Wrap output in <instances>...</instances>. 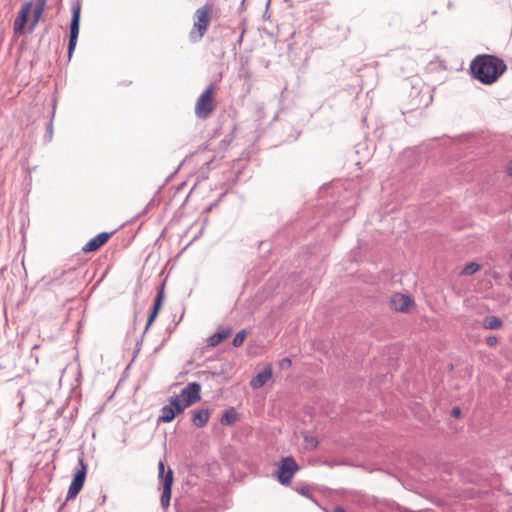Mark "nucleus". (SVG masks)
<instances>
[{
  "label": "nucleus",
  "mask_w": 512,
  "mask_h": 512,
  "mask_svg": "<svg viewBox=\"0 0 512 512\" xmlns=\"http://www.w3.org/2000/svg\"><path fill=\"white\" fill-rule=\"evenodd\" d=\"M506 70V63L501 58L490 54L478 55L470 64L472 78L484 85L495 83Z\"/></svg>",
  "instance_id": "1"
},
{
  "label": "nucleus",
  "mask_w": 512,
  "mask_h": 512,
  "mask_svg": "<svg viewBox=\"0 0 512 512\" xmlns=\"http://www.w3.org/2000/svg\"><path fill=\"white\" fill-rule=\"evenodd\" d=\"M211 9V6L206 4L195 11L193 29L189 34L191 42H198L205 35L210 24Z\"/></svg>",
  "instance_id": "2"
},
{
  "label": "nucleus",
  "mask_w": 512,
  "mask_h": 512,
  "mask_svg": "<svg viewBox=\"0 0 512 512\" xmlns=\"http://www.w3.org/2000/svg\"><path fill=\"white\" fill-rule=\"evenodd\" d=\"M72 17L70 21V34L68 42V57H72L75 50L80 28V15H81V2L80 0L74 1L71 5Z\"/></svg>",
  "instance_id": "3"
},
{
  "label": "nucleus",
  "mask_w": 512,
  "mask_h": 512,
  "mask_svg": "<svg viewBox=\"0 0 512 512\" xmlns=\"http://www.w3.org/2000/svg\"><path fill=\"white\" fill-rule=\"evenodd\" d=\"M298 470H299V466L293 457H291V456L283 457L280 460L278 469L276 471L277 480L282 485H288V484H290L293 476L295 475V473Z\"/></svg>",
  "instance_id": "4"
},
{
  "label": "nucleus",
  "mask_w": 512,
  "mask_h": 512,
  "mask_svg": "<svg viewBox=\"0 0 512 512\" xmlns=\"http://www.w3.org/2000/svg\"><path fill=\"white\" fill-rule=\"evenodd\" d=\"M158 477L162 480L163 491L161 495V506L166 508L170 504L171 499V488L173 484V471L171 468L165 473V466L163 461L158 463Z\"/></svg>",
  "instance_id": "5"
},
{
  "label": "nucleus",
  "mask_w": 512,
  "mask_h": 512,
  "mask_svg": "<svg viewBox=\"0 0 512 512\" xmlns=\"http://www.w3.org/2000/svg\"><path fill=\"white\" fill-rule=\"evenodd\" d=\"M78 463H79L80 468L76 470V472L73 476L72 482L69 486L67 497H66L67 501L74 499L79 494V492L83 488V485H84V482L86 479L88 466L84 462L82 455L79 456Z\"/></svg>",
  "instance_id": "6"
},
{
  "label": "nucleus",
  "mask_w": 512,
  "mask_h": 512,
  "mask_svg": "<svg viewBox=\"0 0 512 512\" xmlns=\"http://www.w3.org/2000/svg\"><path fill=\"white\" fill-rule=\"evenodd\" d=\"M213 91L214 86L209 85L199 96L195 105V114L200 119H206L213 111Z\"/></svg>",
  "instance_id": "7"
},
{
  "label": "nucleus",
  "mask_w": 512,
  "mask_h": 512,
  "mask_svg": "<svg viewBox=\"0 0 512 512\" xmlns=\"http://www.w3.org/2000/svg\"><path fill=\"white\" fill-rule=\"evenodd\" d=\"M201 385L198 382H191L181 390L178 395L187 404L193 405L201 400Z\"/></svg>",
  "instance_id": "8"
},
{
  "label": "nucleus",
  "mask_w": 512,
  "mask_h": 512,
  "mask_svg": "<svg viewBox=\"0 0 512 512\" xmlns=\"http://www.w3.org/2000/svg\"><path fill=\"white\" fill-rule=\"evenodd\" d=\"M32 5H33L32 1H29L22 5V7L13 23V29H14L15 33L20 34L23 32L25 25L27 23L28 16L31 12Z\"/></svg>",
  "instance_id": "9"
},
{
  "label": "nucleus",
  "mask_w": 512,
  "mask_h": 512,
  "mask_svg": "<svg viewBox=\"0 0 512 512\" xmlns=\"http://www.w3.org/2000/svg\"><path fill=\"white\" fill-rule=\"evenodd\" d=\"M110 236L111 233L108 232L99 233L82 247V251L85 253L96 251L108 241Z\"/></svg>",
  "instance_id": "10"
},
{
  "label": "nucleus",
  "mask_w": 512,
  "mask_h": 512,
  "mask_svg": "<svg viewBox=\"0 0 512 512\" xmlns=\"http://www.w3.org/2000/svg\"><path fill=\"white\" fill-rule=\"evenodd\" d=\"M272 375V368L268 365L251 379L250 386L253 389H259L263 387L269 379L272 378Z\"/></svg>",
  "instance_id": "11"
},
{
  "label": "nucleus",
  "mask_w": 512,
  "mask_h": 512,
  "mask_svg": "<svg viewBox=\"0 0 512 512\" xmlns=\"http://www.w3.org/2000/svg\"><path fill=\"white\" fill-rule=\"evenodd\" d=\"M412 300L409 296L397 293L392 296L390 304L395 311L406 312L411 305Z\"/></svg>",
  "instance_id": "12"
},
{
  "label": "nucleus",
  "mask_w": 512,
  "mask_h": 512,
  "mask_svg": "<svg viewBox=\"0 0 512 512\" xmlns=\"http://www.w3.org/2000/svg\"><path fill=\"white\" fill-rule=\"evenodd\" d=\"M177 416L173 405L169 402L168 405L163 406L160 409V415L158 416V423H170Z\"/></svg>",
  "instance_id": "13"
},
{
  "label": "nucleus",
  "mask_w": 512,
  "mask_h": 512,
  "mask_svg": "<svg viewBox=\"0 0 512 512\" xmlns=\"http://www.w3.org/2000/svg\"><path fill=\"white\" fill-rule=\"evenodd\" d=\"M209 418H210L209 410L202 408V409L194 411L193 417H192V422L196 427L202 428L207 424Z\"/></svg>",
  "instance_id": "14"
},
{
  "label": "nucleus",
  "mask_w": 512,
  "mask_h": 512,
  "mask_svg": "<svg viewBox=\"0 0 512 512\" xmlns=\"http://www.w3.org/2000/svg\"><path fill=\"white\" fill-rule=\"evenodd\" d=\"M47 0H36L35 7L33 9V20L31 22L30 30H33L38 24L40 18L43 15V12L46 7Z\"/></svg>",
  "instance_id": "15"
},
{
  "label": "nucleus",
  "mask_w": 512,
  "mask_h": 512,
  "mask_svg": "<svg viewBox=\"0 0 512 512\" xmlns=\"http://www.w3.org/2000/svg\"><path fill=\"white\" fill-rule=\"evenodd\" d=\"M47 0H36L35 7L33 9V20L31 22L30 30H33L38 24L40 18L43 15V12L46 7Z\"/></svg>",
  "instance_id": "16"
},
{
  "label": "nucleus",
  "mask_w": 512,
  "mask_h": 512,
  "mask_svg": "<svg viewBox=\"0 0 512 512\" xmlns=\"http://www.w3.org/2000/svg\"><path fill=\"white\" fill-rule=\"evenodd\" d=\"M502 326V320L494 315H488L482 321V327L486 330L500 329Z\"/></svg>",
  "instance_id": "17"
},
{
  "label": "nucleus",
  "mask_w": 512,
  "mask_h": 512,
  "mask_svg": "<svg viewBox=\"0 0 512 512\" xmlns=\"http://www.w3.org/2000/svg\"><path fill=\"white\" fill-rule=\"evenodd\" d=\"M169 402H171V404L173 405L174 410H175L177 415L181 414L182 412H184L185 409L190 406L184 400H182L179 396H176V395L172 396L170 398Z\"/></svg>",
  "instance_id": "18"
},
{
  "label": "nucleus",
  "mask_w": 512,
  "mask_h": 512,
  "mask_svg": "<svg viewBox=\"0 0 512 512\" xmlns=\"http://www.w3.org/2000/svg\"><path fill=\"white\" fill-rule=\"evenodd\" d=\"M230 332H231V330L227 329V330H222L220 332L213 334L212 336L209 337V340H208L209 345L210 346L218 345L220 342H222L224 339H226L229 336Z\"/></svg>",
  "instance_id": "19"
},
{
  "label": "nucleus",
  "mask_w": 512,
  "mask_h": 512,
  "mask_svg": "<svg viewBox=\"0 0 512 512\" xmlns=\"http://www.w3.org/2000/svg\"><path fill=\"white\" fill-rule=\"evenodd\" d=\"M237 414L234 408H230L225 411L221 417V423L224 425H231L236 421Z\"/></svg>",
  "instance_id": "20"
},
{
  "label": "nucleus",
  "mask_w": 512,
  "mask_h": 512,
  "mask_svg": "<svg viewBox=\"0 0 512 512\" xmlns=\"http://www.w3.org/2000/svg\"><path fill=\"white\" fill-rule=\"evenodd\" d=\"M480 269V265L475 262L467 264L461 271L462 275H472Z\"/></svg>",
  "instance_id": "21"
},
{
  "label": "nucleus",
  "mask_w": 512,
  "mask_h": 512,
  "mask_svg": "<svg viewBox=\"0 0 512 512\" xmlns=\"http://www.w3.org/2000/svg\"><path fill=\"white\" fill-rule=\"evenodd\" d=\"M247 336L246 330L239 331L233 338L232 344L234 347H240Z\"/></svg>",
  "instance_id": "22"
},
{
  "label": "nucleus",
  "mask_w": 512,
  "mask_h": 512,
  "mask_svg": "<svg viewBox=\"0 0 512 512\" xmlns=\"http://www.w3.org/2000/svg\"><path fill=\"white\" fill-rule=\"evenodd\" d=\"M164 297H165V294H164V288L161 287L158 291H157V295L154 299V303H153V307L157 308L160 310L161 306H162V303H163V300H164Z\"/></svg>",
  "instance_id": "23"
},
{
  "label": "nucleus",
  "mask_w": 512,
  "mask_h": 512,
  "mask_svg": "<svg viewBox=\"0 0 512 512\" xmlns=\"http://www.w3.org/2000/svg\"><path fill=\"white\" fill-rule=\"evenodd\" d=\"M296 491L299 494L312 499V497L310 496V489H309V487L304 486V487H301V488H296Z\"/></svg>",
  "instance_id": "24"
},
{
  "label": "nucleus",
  "mask_w": 512,
  "mask_h": 512,
  "mask_svg": "<svg viewBox=\"0 0 512 512\" xmlns=\"http://www.w3.org/2000/svg\"><path fill=\"white\" fill-rule=\"evenodd\" d=\"M291 364H292V362H291L290 358H283L279 362V366L281 369H287L291 366Z\"/></svg>",
  "instance_id": "25"
},
{
  "label": "nucleus",
  "mask_w": 512,
  "mask_h": 512,
  "mask_svg": "<svg viewBox=\"0 0 512 512\" xmlns=\"http://www.w3.org/2000/svg\"><path fill=\"white\" fill-rule=\"evenodd\" d=\"M485 342L488 346L493 347L497 344L498 338L496 336H488Z\"/></svg>",
  "instance_id": "26"
},
{
  "label": "nucleus",
  "mask_w": 512,
  "mask_h": 512,
  "mask_svg": "<svg viewBox=\"0 0 512 512\" xmlns=\"http://www.w3.org/2000/svg\"><path fill=\"white\" fill-rule=\"evenodd\" d=\"M156 317H157V314H154L152 312L149 313V316H148V319H147V323H146L145 331L144 332H146L148 330V328L153 323V321L155 320Z\"/></svg>",
  "instance_id": "27"
},
{
  "label": "nucleus",
  "mask_w": 512,
  "mask_h": 512,
  "mask_svg": "<svg viewBox=\"0 0 512 512\" xmlns=\"http://www.w3.org/2000/svg\"><path fill=\"white\" fill-rule=\"evenodd\" d=\"M451 415L455 418H458L461 415V410L459 407H453L451 410Z\"/></svg>",
  "instance_id": "28"
},
{
  "label": "nucleus",
  "mask_w": 512,
  "mask_h": 512,
  "mask_svg": "<svg viewBox=\"0 0 512 512\" xmlns=\"http://www.w3.org/2000/svg\"><path fill=\"white\" fill-rule=\"evenodd\" d=\"M47 132H48V135H49V140H51L52 138V132H53V126H52V122H50L47 126Z\"/></svg>",
  "instance_id": "29"
},
{
  "label": "nucleus",
  "mask_w": 512,
  "mask_h": 512,
  "mask_svg": "<svg viewBox=\"0 0 512 512\" xmlns=\"http://www.w3.org/2000/svg\"><path fill=\"white\" fill-rule=\"evenodd\" d=\"M333 512H346L342 507L337 506Z\"/></svg>",
  "instance_id": "30"
},
{
  "label": "nucleus",
  "mask_w": 512,
  "mask_h": 512,
  "mask_svg": "<svg viewBox=\"0 0 512 512\" xmlns=\"http://www.w3.org/2000/svg\"><path fill=\"white\" fill-rule=\"evenodd\" d=\"M152 313L154 314H157L158 315V312H159V309L155 308V307H152L151 311Z\"/></svg>",
  "instance_id": "31"
},
{
  "label": "nucleus",
  "mask_w": 512,
  "mask_h": 512,
  "mask_svg": "<svg viewBox=\"0 0 512 512\" xmlns=\"http://www.w3.org/2000/svg\"><path fill=\"white\" fill-rule=\"evenodd\" d=\"M243 35H244V32H242V34L238 37V43H241V42H242Z\"/></svg>",
  "instance_id": "32"
},
{
  "label": "nucleus",
  "mask_w": 512,
  "mask_h": 512,
  "mask_svg": "<svg viewBox=\"0 0 512 512\" xmlns=\"http://www.w3.org/2000/svg\"><path fill=\"white\" fill-rule=\"evenodd\" d=\"M510 279H511V281H512V270H511V273H510Z\"/></svg>",
  "instance_id": "33"
}]
</instances>
